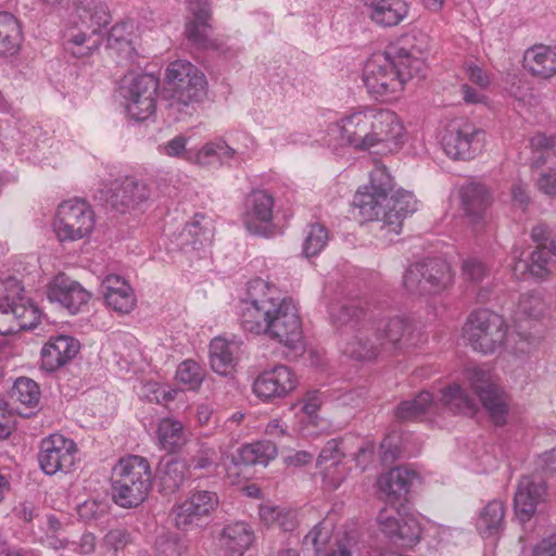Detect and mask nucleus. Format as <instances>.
I'll list each match as a JSON object with an SVG mask.
<instances>
[{"mask_svg":"<svg viewBox=\"0 0 556 556\" xmlns=\"http://www.w3.org/2000/svg\"><path fill=\"white\" fill-rule=\"evenodd\" d=\"M242 327L265 334L286 348H302L303 331L298 307L291 299L280 298L278 289L261 278L252 279L242 312Z\"/></svg>","mask_w":556,"mask_h":556,"instance_id":"f257e3e1","label":"nucleus"},{"mask_svg":"<svg viewBox=\"0 0 556 556\" xmlns=\"http://www.w3.org/2000/svg\"><path fill=\"white\" fill-rule=\"evenodd\" d=\"M393 187V177L387 166L376 163L369 173L368 184L357 189L353 204L362 222H381L390 232L399 235L403 220L417 211V200L405 190L391 194Z\"/></svg>","mask_w":556,"mask_h":556,"instance_id":"f03ea898","label":"nucleus"},{"mask_svg":"<svg viewBox=\"0 0 556 556\" xmlns=\"http://www.w3.org/2000/svg\"><path fill=\"white\" fill-rule=\"evenodd\" d=\"M329 130L338 132L340 141L356 151H368L371 148L403 142L405 128L391 110L371 105L354 108L344 113Z\"/></svg>","mask_w":556,"mask_h":556,"instance_id":"7ed1b4c3","label":"nucleus"},{"mask_svg":"<svg viewBox=\"0 0 556 556\" xmlns=\"http://www.w3.org/2000/svg\"><path fill=\"white\" fill-rule=\"evenodd\" d=\"M426 68L425 52L402 46L394 59L386 53L374 54L363 71V83L369 94L381 101L401 97L408 80Z\"/></svg>","mask_w":556,"mask_h":556,"instance_id":"20e7f679","label":"nucleus"},{"mask_svg":"<svg viewBox=\"0 0 556 556\" xmlns=\"http://www.w3.org/2000/svg\"><path fill=\"white\" fill-rule=\"evenodd\" d=\"M152 469L149 460L139 455L122 457L112 470V498L122 508H136L152 489Z\"/></svg>","mask_w":556,"mask_h":556,"instance_id":"39448f33","label":"nucleus"},{"mask_svg":"<svg viewBox=\"0 0 556 556\" xmlns=\"http://www.w3.org/2000/svg\"><path fill=\"white\" fill-rule=\"evenodd\" d=\"M330 317L338 327L349 326L355 333L346 338L341 351L350 358L369 362L382 352L379 341L374 338V320L356 304L332 305Z\"/></svg>","mask_w":556,"mask_h":556,"instance_id":"423d86ee","label":"nucleus"},{"mask_svg":"<svg viewBox=\"0 0 556 556\" xmlns=\"http://www.w3.org/2000/svg\"><path fill=\"white\" fill-rule=\"evenodd\" d=\"M462 336L473 351L484 355L493 354L507 340V325L500 314L484 308L477 309L467 317Z\"/></svg>","mask_w":556,"mask_h":556,"instance_id":"0eeeda50","label":"nucleus"},{"mask_svg":"<svg viewBox=\"0 0 556 556\" xmlns=\"http://www.w3.org/2000/svg\"><path fill=\"white\" fill-rule=\"evenodd\" d=\"M165 84L170 92V108L181 111L204 96V74L187 60L170 62L165 71Z\"/></svg>","mask_w":556,"mask_h":556,"instance_id":"6e6552de","label":"nucleus"},{"mask_svg":"<svg viewBox=\"0 0 556 556\" xmlns=\"http://www.w3.org/2000/svg\"><path fill=\"white\" fill-rule=\"evenodd\" d=\"M159 80L148 74H128L121 81L119 93L129 117L146 121L156 108Z\"/></svg>","mask_w":556,"mask_h":556,"instance_id":"1a4fd4ad","label":"nucleus"},{"mask_svg":"<svg viewBox=\"0 0 556 556\" xmlns=\"http://www.w3.org/2000/svg\"><path fill=\"white\" fill-rule=\"evenodd\" d=\"M96 218L91 206L84 200L62 202L56 210L53 230L60 242L85 239L94 229Z\"/></svg>","mask_w":556,"mask_h":556,"instance_id":"9d476101","label":"nucleus"},{"mask_svg":"<svg viewBox=\"0 0 556 556\" xmlns=\"http://www.w3.org/2000/svg\"><path fill=\"white\" fill-rule=\"evenodd\" d=\"M484 131L465 118L454 119L445 128L442 147L453 160H469L481 152Z\"/></svg>","mask_w":556,"mask_h":556,"instance_id":"9b49d317","label":"nucleus"},{"mask_svg":"<svg viewBox=\"0 0 556 556\" xmlns=\"http://www.w3.org/2000/svg\"><path fill=\"white\" fill-rule=\"evenodd\" d=\"M465 377L489 413L492 421L497 426L505 425L508 413V399L493 380L492 374L481 367L473 366L466 368Z\"/></svg>","mask_w":556,"mask_h":556,"instance_id":"f8f14e48","label":"nucleus"},{"mask_svg":"<svg viewBox=\"0 0 556 556\" xmlns=\"http://www.w3.org/2000/svg\"><path fill=\"white\" fill-rule=\"evenodd\" d=\"M299 387L295 371L282 364L261 371L252 383V393L264 404H274L287 399Z\"/></svg>","mask_w":556,"mask_h":556,"instance_id":"ddd939ff","label":"nucleus"},{"mask_svg":"<svg viewBox=\"0 0 556 556\" xmlns=\"http://www.w3.org/2000/svg\"><path fill=\"white\" fill-rule=\"evenodd\" d=\"M77 454L78 447L74 440L61 433H52L40 442L38 463L46 475L68 473L74 470Z\"/></svg>","mask_w":556,"mask_h":556,"instance_id":"4468645a","label":"nucleus"},{"mask_svg":"<svg viewBox=\"0 0 556 556\" xmlns=\"http://www.w3.org/2000/svg\"><path fill=\"white\" fill-rule=\"evenodd\" d=\"M219 497L215 492L194 490L172 508V517L177 529L188 531L210 517L218 507Z\"/></svg>","mask_w":556,"mask_h":556,"instance_id":"2eb2a0df","label":"nucleus"},{"mask_svg":"<svg viewBox=\"0 0 556 556\" xmlns=\"http://www.w3.org/2000/svg\"><path fill=\"white\" fill-rule=\"evenodd\" d=\"M354 440H358V438L348 435L339 440L333 439L323 447L317 458V468L321 475L325 490L334 491L345 480L348 472L342 460L350 452V445Z\"/></svg>","mask_w":556,"mask_h":556,"instance_id":"dca6fc26","label":"nucleus"},{"mask_svg":"<svg viewBox=\"0 0 556 556\" xmlns=\"http://www.w3.org/2000/svg\"><path fill=\"white\" fill-rule=\"evenodd\" d=\"M531 237L538 243L536 250L531 253L530 262L520 258L521 253L514 251L515 263L511 267L513 274L517 279H526L527 276L544 279L551 273V256L546 250L545 243L548 237V230L545 225H538L532 228Z\"/></svg>","mask_w":556,"mask_h":556,"instance_id":"f3484780","label":"nucleus"},{"mask_svg":"<svg viewBox=\"0 0 556 556\" xmlns=\"http://www.w3.org/2000/svg\"><path fill=\"white\" fill-rule=\"evenodd\" d=\"M275 199L263 190L253 191L245 199L242 223L245 229L256 236L271 233Z\"/></svg>","mask_w":556,"mask_h":556,"instance_id":"a211bd4d","label":"nucleus"},{"mask_svg":"<svg viewBox=\"0 0 556 556\" xmlns=\"http://www.w3.org/2000/svg\"><path fill=\"white\" fill-rule=\"evenodd\" d=\"M47 295L50 302L58 303L72 315L83 312L92 298L90 291L64 274L52 279Z\"/></svg>","mask_w":556,"mask_h":556,"instance_id":"6ab92c4d","label":"nucleus"},{"mask_svg":"<svg viewBox=\"0 0 556 556\" xmlns=\"http://www.w3.org/2000/svg\"><path fill=\"white\" fill-rule=\"evenodd\" d=\"M152 197L150 186L132 177L116 180L110 190L108 201L113 207L125 213L146 205Z\"/></svg>","mask_w":556,"mask_h":556,"instance_id":"aec40b11","label":"nucleus"},{"mask_svg":"<svg viewBox=\"0 0 556 556\" xmlns=\"http://www.w3.org/2000/svg\"><path fill=\"white\" fill-rule=\"evenodd\" d=\"M547 498L545 482L535 477H522L515 493V514L521 522L529 521L536 513L538 506Z\"/></svg>","mask_w":556,"mask_h":556,"instance_id":"412c9836","label":"nucleus"},{"mask_svg":"<svg viewBox=\"0 0 556 556\" xmlns=\"http://www.w3.org/2000/svg\"><path fill=\"white\" fill-rule=\"evenodd\" d=\"M367 17L378 27H395L408 18L410 3L406 0H363Z\"/></svg>","mask_w":556,"mask_h":556,"instance_id":"4be33fe9","label":"nucleus"},{"mask_svg":"<svg viewBox=\"0 0 556 556\" xmlns=\"http://www.w3.org/2000/svg\"><path fill=\"white\" fill-rule=\"evenodd\" d=\"M545 311V303L539 294H522L517 304L514 314V323L519 329L517 336L521 339L522 344L516 348L514 352L527 353L530 348L538 342V338L531 333L523 332V323L536 321Z\"/></svg>","mask_w":556,"mask_h":556,"instance_id":"5701e85b","label":"nucleus"},{"mask_svg":"<svg viewBox=\"0 0 556 556\" xmlns=\"http://www.w3.org/2000/svg\"><path fill=\"white\" fill-rule=\"evenodd\" d=\"M79 350L78 340L71 336L51 337L41 349V366L47 371H54L70 363Z\"/></svg>","mask_w":556,"mask_h":556,"instance_id":"b1692460","label":"nucleus"},{"mask_svg":"<svg viewBox=\"0 0 556 556\" xmlns=\"http://www.w3.org/2000/svg\"><path fill=\"white\" fill-rule=\"evenodd\" d=\"M102 293L108 307L114 312L126 315L137 305V298L132 287L118 275H108L102 281Z\"/></svg>","mask_w":556,"mask_h":556,"instance_id":"393cba45","label":"nucleus"},{"mask_svg":"<svg viewBox=\"0 0 556 556\" xmlns=\"http://www.w3.org/2000/svg\"><path fill=\"white\" fill-rule=\"evenodd\" d=\"M523 67L538 79L549 80L556 77V45H534L527 49Z\"/></svg>","mask_w":556,"mask_h":556,"instance_id":"a878e982","label":"nucleus"},{"mask_svg":"<svg viewBox=\"0 0 556 556\" xmlns=\"http://www.w3.org/2000/svg\"><path fill=\"white\" fill-rule=\"evenodd\" d=\"M419 480L416 470L408 467H396L378 479V486L389 502L406 500L410 486Z\"/></svg>","mask_w":556,"mask_h":556,"instance_id":"bb28decb","label":"nucleus"},{"mask_svg":"<svg viewBox=\"0 0 556 556\" xmlns=\"http://www.w3.org/2000/svg\"><path fill=\"white\" fill-rule=\"evenodd\" d=\"M374 338L379 341L382 351L401 350L408 345L410 325L403 318L388 321H374Z\"/></svg>","mask_w":556,"mask_h":556,"instance_id":"cd10ccee","label":"nucleus"},{"mask_svg":"<svg viewBox=\"0 0 556 556\" xmlns=\"http://www.w3.org/2000/svg\"><path fill=\"white\" fill-rule=\"evenodd\" d=\"M139 41L138 25L132 20L116 23L110 30L109 48L115 51L121 59L132 61L137 55L136 47Z\"/></svg>","mask_w":556,"mask_h":556,"instance_id":"c85d7f7f","label":"nucleus"},{"mask_svg":"<svg viewBox=\"0 0 556 556\" xmlns=\"http://www.w3.org/2000/svg\"><path fill=\"white\" fill-rule=\"evenodd\" d=\"M241 342L233 339L216 337L210 344V364L212 369L222 376L230 375L235 371L237 364V354Z\"/></svg>","mask_w":556,"mask_h":556,"instance_id":"c756f323","label":"nucleus"},{"mask_svg":"<svg viewBox=\"0 0 556 556\" xmlns=\"http://www.w3.org/2000/svg\"><path fill=\"white\" fill-rule=\"evenodd\" d=\"M189 10L193 14V20L186 26V35L189 40L201 48H210L213 46L210 39L211 26L208 24L211 13L205 2L198 0L189 1Z\"/></svg>","mask_w":556,"mask_h":556,"instance_id":"7c9ffc66","label":"nucleus"},{"mask_svg":"<svg viewBox=\"0 0 556 556\" xmlns=\"http://www.w3.org/2000/svg\"><path fill=\"white\" fill-rule=\"evenodd\" d=\"M254 532L244 522L227 525L220 535V544L228 556H242L253 544Z\"/></svg>","mask_w":556,"mask_h":556,"instance_id":"2f4dec72","label":"nucleus"},{"mask_svg":"<svg viewBox=\"0 0 556 556\" xmlns=\"http://www.w3.org/2000/svg\"><path fill=\"white\" fill-rule=\"evenodd\" d=\"M437 410L438 404L433 401V395L421 391L416 397L401 402L395 416L403 421H417L429 419Z\"/></svg>","mask_w":556,"mask_h":556,"instance_id":"473e14b6","label":"nucleus"},{"mask_svg":"<svg viewBox=\"0 0 556 556\" xmlns=\"http://www.w3.org/2000/svg\"><path fill=\"white\" fill-rule=\"evenodd\" d=\"M462 202L470 223L478 225L491 203L488 189L480 184H468L462 188Z\"/></svg>","mask_w":556,"mask_h":556,"instance_id":"72a5a7b5","label":"nucleus"},{"mask_svg":"<svg viewBox=\"0 0 556 556\" xmlns=\"http://www.w3.org/2000/svg\"><path fill=\"white\" fill-rule=\"evenodd\" d=\"M505 504L500 500L489 502L477 519V530L482 538H496L504 529Z\"/></svg>","mask_w":556,"mask_h":556,"instance_id":"f704fd0d","label":"nucleus"},{"mask_svg":"<svg viewBox=\"0 0 556 556\" xmlns=\"http://www.w3.org/2000/svg\"><path fill=\"white\" fill-rule=\"evenodd\" d=\"M422 271L427 293H435L448 288L453 282L450 264L441 258L422 261Z\"/></svg>","mask_w":556,"mask_h":556,"instance_id":"c9c22d12","label":"nucleus"},{"mask_svg":"<svg viewBox=\"0 0 556 556\" xmlns=\"http://www.w3.org/2000/svg\"><path fill=\"white\" fill-rule=\"evenodd\" d=\"M299 402L302 404V413L305 416L301 421V434L307 438L317 437L319 432L316 429L323 422L318 414L324 404L323 394L318 390H312L306 392Z\"/></svg>","mask_w":556,"mask_h":556,"instance_id":"e433bc0d","label":"nucleus"},{"mask_svg":"<svg viewBox=\"0 0 556 556\" xmlns=\"http://www.w3.org/2000/svg\"><path fill=\"white\" fill-rule=\"evenodd\" d=\"M156 439L161 450L178 452L187 442L184 425L174 418H162L157 425Z\"/></svg>","mask_w":556,"mask_h":556,"instance_id":"4c0bfd02","label":"nucleus"},{"mask_svg":"<svg viewBox=\"0 0 556 556\" xmlns=\"http://www.w3.org/2000/svg\"><path fill=\"white\" fill-rule=\"evenodd\" d=\"M23 33L17 18L8 12L0 13V55L16 54L22 46Z\"/></svg>","mask_w":556,"mask_h":556,"instance_id":"58836bf2","label":"nucleus"},{"mask_svg":"<svg viewBox=\"0 0 556 556\" xmlns=\"http://www.w3.org/2000/svg\"><path fill=\"white\" fill-rule=\"evenodd\" d=\"M441 403L454 414L472 416L477 412L475 400L456 382L441 390Z\"/></svg>","mask_w":556,"mask_h":556,"instance_id":"ea45409f","label":"nucleus"},{"mask_svg":"<svg viewBox=\"0 0 556 556\" xmlns=\"http://www.w3.org/2000/svg\"><path fill=\"white\" fill-rule=\"evenodd\" d=\"M255 464L260 463L254 443L244 444L237 450L236 455H231L230 457L227 456L224 458L226 475L232 484L240 482V479L243 476L242 466H250Z\"/></svg>","mask_w":556,"mask_h":556,"instance_id":"a19ab883","label":"nucleus"},{"mask_svg":"<svg viewBox=\"0 0 556 556\" xmlns=\"http://www.w3.org/2000/svg\"><path fill=\"white\" fill-rule=\"evenodd\" d=\"M333 533V525L328 520H323L311 529L304 536L303 545L312 548L317 556L329 552L331 546V538Z\"/></svg>","mask_w":556,"mask_h":556,"instance_id":"79ce46f5","label":"nucleus"},{"mask_svg":"<svg viewBox=\"0 0 556 556\" xmlns=\"http://www.w3.org/2000/svg\"><path fill=\"white\" fill-rule=\"evenodd\" d=\"M205 371L199 363L192 359L181 362L175 374L176 383L187 391H197L203 380Z\"/></svg>","mask_w":556,"mask_h":556,"instance_id":"37998d69","label":"nucleus"},{"mask_svg":"<svg viewBox=\"0 0 556 556\" xmlns=\"http://www.w3.org/2000/svg\"><path fill=\"white\" fill-rule=\"evenodd\" d=\"M78 15L81 23L91 29L92 34H98L102 27H105L111 20L106 4L101 1L91 2L88 5L78 9Z\"/></svg>","mask_w":556,"mask_h":556,"instance_id":"c03bdc74","label":"nucleus"},{"mask_svg":"<svg viewBox=\"0 0 556 556\" xmlns=\"http://www.w3.org/2000/svg\"><path fill=\"white\" fill-rule=\"evenodd\" d=\"M421 527L416 517L405 515L401 517L399 530L395 532L393 542L402 547H413L419 542Z\"/></svg>","mask_w":556,"mask_h":556,"instance_id":"a18cd8bd","label":"nucleus"},{"mask_svg":"<svg viewBox=\"0 0 556 556\" xmlns=\"http://www.w3.org/2000/svg\"><path fill=\"white\" fill-rule=\"evenodd\" d=\"M11 396L27 407H34L39 402V387L29 378H18L13 386Z\"/></svg>","mask_w":556,"mask_h":556,"instance_id":"49530a36","label":"nucleus"},{"mask_svg":"<svg viewBox=\"0 0 556 556\" xmlns=\"http://www.w3.org/2000/svg\"><path fill=\"white\" fill-rule=\"evenodd\" d=\"M328 239V230L324 225L319 223L309 225L303 243V253L306 257L319 254L327 245Z\"/></svg>","mask_w":556,"mask_h":556,"instance_id":"de8ad7c7","label":"nucleus"},{"mask_svg":"<svg viewBox=\"0 0 556 556\" xmlns=\"http://www.w3.org/2000/svg\"><path fill=\"white\" fill-rule=\"evenodd\" d=\"M530 144L533 151V162L536 165L545 164L552 156H556V135L536 134L531 138Z\"/></svg>","mask_w":556,"mask_h":556,"instance_id":"09e8293b","label":"nucleus"},{"mask_svg":"<svg viewBox=\"0 0 556 556\" xmlns=\"http://www.w3.org/2000/svg\"><path fill=\"white\" fill-rule=\"evenodd\" d=\"M187 465L180 459H173L168 462L163 469L161 477L162 484L169 491L177 490L186 479Z\"/></svg>","mask_w":556,"mask_h":556,"instance_id":"8fccbe9b","label":"nucleus"},{"mask_svg":"<svg viewBox=\"0 0 556 556\" xmlns=\"http://www.w3.org/2000/svg\"><path fill=\"white\" fill-rule=\"evenodd\" d=\"M66 47L74 56L84 58L98 47V42L83 31L67 33Z\"/></svg>","mask_w":556,"mask_h":556,"instance_id":"3c124183","label":"nucleus"},{"mask_svg":"<svg viewBox=\"0 0 556 556\" xmlns=\"http://www.w3.org/2000/svg\"><path fill=\"white\" fill-rule=\"evenodd\" d=\"M405 289L412 293H427L424 280L422 262L410 265L403 277Z\"/></svg>","mask_w":556,"mask_h":556,"instance_id":"603ef678","label":"nucleus"},{"mask_svg":"<svg viewBox=\"0 0 556 556\" xmlns=\"http://www.w3.org/2000/svg\"><path fill=\"white\" fill-rule=\"evenodd\" d=\"M403 515L399 509L393 506L384 507L380 510L378 516V525L380 530L388 535L392 541L395 532L399 530V523Z\"/></svg>","mask_w":556,"mask_h":556,"instance_id":"864d4df0","label":"nucleus"},{"mask_svg":"<svg viewBox=\"0 0 556 556\" xmlns=\"http://www.w3.org/2000/svg\"><path fill=\"white\" fill-rule=\"evenodd\" d=\"M217 149L216 142H207L199 150L190 149L186 155V161L200 166L211 165L214 160H217Z\"/></svg>","mask_w":556,"mask_h":556,"instance_id":"5fc2aeb1","label":"nucleus"},{"mask_svg":"<svg viewBox=\"0 0 556 556\" xmlns=\"http://www.w3.org/2000/svg\"><path fill=\"white\" fill-rule=\"evenodd\" d=\"M155 556H182L185 546L170 535H160L154 543Z\"/></svg>","mask_w":556,"mask_h":556,"instance_id":"6e6d98bb","label":"nucleus"},{"mask_svg":"<svg viewBox=\"0 0 556 556\" xmlns=\"http://www.w3.org/2000/svg\"><path fill=\"white\" fill-rule=\"evenodd\" d=\"M217 466V454L215 448L202 446L198 453L191 458L189 467L194 470H206Z\"/></svg>","mask_w":556,"mask_h":556,"instance_id":"4d7b16f0","label":"nucleus"},{"mask_svg":"<svg viewBox=\"0 0 556 556\" xmlns=\"http://www.w3.org/2000/svg\"><path fill=\"white\" fill-rule=\"evenodd\" d=\"M108 509L109 505L105 501L89 498L78 506L77 513L81 519L92 520L105 515Z\"/></svg>","mask_w":556,"mask_h":556,"instance_id":"13d9d810","label":"nucleus"},{"mask_svg":"<svg viewBox=\"0 0 556 556\" xmlns=\"http://www.w3.org/2000/svg\"><path fill=\"white\" fill-rule=\"evenodd\" d=\"M129 542L130 534L125 529H112L105 534L103 539L104 546L114 553L123 551L129 544Z\"/></svg>","mask_w":556,"mask_h":556,"instance_id":"bf43d9fd","label":"nucleus"},{"mask_svg":"<svg viewBox=\"0 0 556 556\" xmlns=\"http://www.w3.org/2000/svg\"><path fill=\"white\" fill-rule=\"evenodd\" d=\"M11 313L9 300L0 301V336L7 337L18 332V324Z\"/></svg>","mask_w":556,"mask_h":556,"instance_id":"052dcab7","label":"nucleus"},{"mask_svg":"<svg viewBox=\"0 0 556 556\" xmlns=\"http://www.w3.org/2000/svg\"><path fill=\"white\" fill-rule=\"evenodd\" d=\"M190 149H187V138L184 136H176L168 142L160 147V152L170 157H182L186 160L187 153Z\"/></svg>","mask_w":556,"mask_h":556,"instance_id":"680f3d73","label":"nucleus"},{"mask_svg":"<svg viewBox=\"0 0 556 556\" xmlns=\"http://www.w3.org/2000/svg\"><path fill=\"white\" fill-rule=\"evenodd\" d=\"M486 271L484 264L478 258L470 257L463 263V275L465 279L471 282L481 281L485 277Z\"/></svg>","mask_w":556,"mask_h":556,"instance_id":"e2e57ef3","label":"nucleus"},{"mask_svg":"<svg viewBox=\"0 0 556 556\" xmlns=\"http://www.w3.org/2000/svg\"><path fill=\"white\" fill-rule=\"evenodd\" d=\"M465 73L467 78L481 89H486L491 84L489 74L482 67L472 62H467L465 64Z\"/></svg>","mask_w":556,"mask_h":556,"instance_id":"0e129e2a","label":"nucleus"},{"mask_svg":"<svg viewBox=\"0 0 556 556\" xmlns=\"http://www.w3.org/2000/svg\"><path fill=\"white\" fill-rule=\"evenodd\" d=\"M538 189L549 197H556V169L542 172L536 180Z\"/></svg>","mask_w":556,"mask_h":556,"instance_id":"69168bd1","label":"nucleus"},{"mask_svg":"<svg viewBox=\"0 0 556 556\" xmlns=\"http://www.w3.org/2000/svg\"><path fill=\"white\" fill-rule=\"evenodd\" d=\"M281 506H275L271 504H262L258 509L261 521L267 527H276L282 511Z\"/></svg>","mask_w":556,"mask_h":556,"instance_id":"338daca9","label":"nucleus"},{"mask_svg":"<svg viewBox=\"0 0 556 556\" xmlns=\"http://www.w3.org/2000/svg\"><path fill=\"white\" fill-rule=\"evenodd\" d=\"M530 556H556V534H552L538 542Z\"/></svg>","mask_w":556,"mask_h":556,"instance_id":"774afa93","label":"nucleus"}]
</instances>
